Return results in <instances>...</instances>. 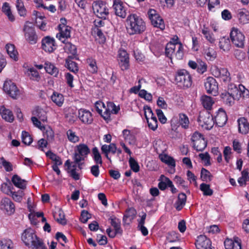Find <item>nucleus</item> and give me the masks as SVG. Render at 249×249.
Wrapping results in <instances>:
<instances>
[{"label": "nucleus", "mask_w": 249, "mask_h": 249, "mask_svg": "<svg viewBox=\"0 0 249 249\" xmlns=\"http://www.w3.org/2000/svg\"><path fill=\"white\" fill-rule=\"evenodd\" d=\"M186 201V196L183 193H180L178 197V200L175 203V207L178 211L181 210L185 205Z\"/></svg>", "instance_id": "nucleus-28"}, {"label": "nucleus", "mask_w": 249, "mask_h": 249, "mask_svg": "<svg viewBox=\"0 0 249 249\" xmlns=\"http://www.w3.org/2000/svg\"><path fill=\"white\" fill-rule=\"evenodd\" d=\"M53 216L56 221L59 224L64 225L67 223V220L65 218V214L61 209H59L57 212L53 213Z\"/></svg>", "instance_id": "nucleus-36"}, {"label": "nucleus", "mask_w": 249, "mask_h": 249, "mask_svg": "<svg viewBox=\"0 0 249 249\" xmlns=\"http://www.w3.org/2000/svg\"><path fill=\"white\" fill-rule=\"evenodd\" d=\"M0 209L7 214L10 215L15 211V206L11 199L5 197L1 199L0 204Z\"/></svg>", "instance_id": "nucleus-17"}, {"label": "nucleus", "mask_w": 249, "mask_h": 249, "mask_svg": "<svg viewBox=\"0 0 249 249\" xmlns=\"http://www.w3.org/2000/svg\"><path fill=\"white\" fill-rule=\"evenodd\" d=\"M33 115L35 116L34 117H36L42 122L47 121V117L46 111L39 107H36L35 108L33 111Z\"/></svg>", "instance_id": "nucleus-31"}, {"label": "nucleus", "mask_w": 249, "mask_h": 249, "mask_svg": "<svg viewBox=\"0 0 249 249\" xmlns=\"http://www.w3.org/2000/svg\"><path fill=\"white\" fill-rule=\"evenodd\" d=\"M237 17L241 23H247L249 22V12L245 9H240L238 11Z\"/></svg>", "instance_id": "nucleus-27"}, {"label": "nucleus", "mask_w": 249, "mask_h": 249, "mask_svg": "<svg viewBox=\"0 0 249 249\" xmlns=\"http://www.w3.org/2000/svg\"><path fill=\"white\" fill-rule=\"evenodd\" d=\"M25 73L32 80H38L40 78L38 72L34 68L28 69Z\"/></svg>", "instance_id": "nucleus-39"}, {"label": "nucleus", "mask_w": 249, "mask_h": 249, "mask_svg": "<svg viewBox=\"0 0 249 249\" xmlns=\"http://www.w3.org/2000/svg\"><path fill=\"white\" fill-rule=\"evenodd\" d=\"M205 87L207 92L216 96L218 93V87L216 80L212 77H209L205 82Z\"/></svg>", "instance_id": "nucleus-15"}, {"label": "nucleus", "mask_w": 249, "mask_h": 249, "mask_svg": "<svg viewBox=\"0 0 249 249\" xmlns=\"http://www.w3.org/2000/svg\"><path fill=\"white\" fill-rule=\"evenodd\" d=\"M51 99L53 102L58 107L62 106L64 101V98L62 94L54 92L51 96Z\"/></svg>", "instance_id": "nucleus-38"}, {"label": "nucleus", "mask_w": 249, "mask_h": 249, "mask_svg": "<svg viewBox=\"0 0 249 249\" xmlns=\"http://www.w3.org/2000/svg\"><path fill=\"white\" fill-rule=\"evenodd\" d=\"M200 189L203 192L204 196H211L213 194V191L210 188V185L204 183H201L200 185Z\"/></svg>", "instance_id": "nucleus-44"}, {"label": "nucleus", "mask_w": 249, "mask_h": 249, "mask_svg": "<svg viewBox=\"0 0 249 249\" xmlns=\"http://www.w3.org/2000/svg\"><path fill=\"white\" fill-rule=\"evenodd\" d=\"M156 112L158 119L160 123L162 124L165 123L167 121V119L163 114L162 111L161 109H156Z\"/></svg>", "instance_id": "nucleus-63"}, {"label": "nucleus", "mask_w": 249, "mask_h": 249, "mask_svg": "<svg viewBox=\"0 0 249 249\" xmlns=\"http://www.w3.org/2000/svg\"><path fill=\"white\" fill-rule=\"evenodd\" d=\"M12 241L10 240L3 239L1 240L0 249H11Z\"/></svg>", "instance_id": "nucleus-59"}, {"label": "nucleus", "mask_w": 249, "mask_h": 249, "mask_svg": "<svg viewBox=\"0 0 249 249\" xmlns=\"http://www.w3.org/2000/svg\"><path fill=\"white\" fill-rule=\"evenodd\" d=\"M78 117L84 124H90L93 121L91 113L86 109L81 108L78 111Z\"/></svg>", "instance_id": "nucleus-21"}, {"label": "nucleus", "mask_w": 249, "mask_h": 249, "mask_svg": "<svg viewBox=\"0 0 249 249\" xmlns=\"http://www.w3.org/2000/svg\"><path fill=\"white\" fill-rule=\"evenodd\" d=\"M41 47L46 52L52 53L56 49L54 39L49 36L44 37L42 39Z\"/></svg>", "instance_id": "nucleus-18"}, {"label": "nucleus", "mask_w": 249, "mask_h": 249, "mask_svg": "<svg viewBox=\"0 0 249 249\" xmlns=\"http://www.w3.org/2000/svg\"><path fill=\"white\" fill-rule=\"evenodd\" d=\"M220 96L223 102L229 106H232L234 104L235 100H236L227 91L222 93Z\"/></svg>", "instance_id": "nucleus-32"}, {"label": "nucleus", "mask_w": 249, "mask_h": 249, "mask_svg": "<svg viewBox=\"0 0 249 249\" xmlns=\"http://www.w3.org/2000/svg\"><path fill=\"white\" fill-rule=\"evenodd\" d=\"M126 31L130 35H139L146 29L143 19L136 14L129 15L126 20Z\"/></svg>", "instance_id": "nucleus-1"}, {"label": "nucleus", "mask_w": 249, "mask_h": 249, "mask_svg": "<svg viewBox=\"0 0 249 249\" xmlns=\"http://www.w3.org/2000/svg\"><path fill=\"white\" fill-rule=\"evenodd\" d=\"M2 12L5 13V15L8 18V19L11 21H13L15 20L14 16L13 15L10 7L9 5V4L7 2H4L2 7Z\"/></svg>", "instance_id": "nucleus-40"}, {"label": "nucleus", "mask_w": 249, "mask_h": 249, "mask_svg": "<svg viewBox=\"0 0 249 249\" xmlns=\"http://www.w3.org/2000/svg\"><path fill=\"white\" fill-rule=\"evenodd\" d=\"M240 91L239 85L238 87H237L233 84H230L228 85L227 92L234 97V98H236V100H239L240 99Z\"/></svg>", "instance_id": "nucleus-30"}, {"label": "nucleus", "mask_w": 249, "mask_h": 249, "mask_svg": "<svg viewBox=\"0 0 249 249\" xmlns=\"http://www.w3.org/2000/svg\"><path fill=\"white\" fill-rule=\"evenodd\" d=\"M12 181L14 185L21 189H24L26 188V181L21 179L17 175H15L13 176L12 178Z\"/></svg>", "instance_id": "nucleus-33"}, {"label": "nucleus", "mask_w": 249, "mask_h": 249, "mask_svg": "<svg viewBox=\"0 0 249 249\" xmlns=\"http://www.w3.org/2000/svg\"><path fill=\"white\" fill-rule=\"evenodd\" d=\"M136 213V211L133 208L127 209L123 217L124 224H129L134 219Z\"/></svg>", "instance_id": "nucleus-25"}, {"label": "nucleus", "mask_w": 249, "mask_h": 249, "mask_svg": "<svg viewBox=\"0 0 249 249\" xmlns=\"http://www.w3.org/2000/svg\"><path fill=\"white\" fill-rule=\"evenodd\" d=\"M29 22L27 21L24 26L23 31L25 39L31 44H36L38 40V37L36 34L35 29L27 25Z\"/></svg>", "instance_id": "nucleus-13"}, {"label": "nucleus", "mask_w": 249, "mask_h": 249, "mask_svg": "<svg viewBox=\"0 0 249 249\" xmlns=\"http://www.w3.org/2000/svg\"><path fill=\"white\" fill-rule=\"evenodd\" d=\"M0 114L2 118L6 121L11 123L14 121V117L12 112L6 108L4 106L0 107Z\"/></svg>", "instance_id": "nucleus-26"}, {"label": "nucleus", "mask_w": 249, "mask_h": 249, "mask_svg": "<svg viewBox=\"0 0 249 249\" xmlns=\"http://www.w3.org/2000/svg\"><path fill=\"white\" fill-rule=\"evenodd\" d=\"M239 90H240V98L241 97L243 98H249V90L246 89L243 85H239Z\"/></svg>", "instance_id": "nucleus-58"}, {"label": "nucleus", "mask_w": 249, "mask_h": 249, "mask_svg": "<svg viewBox=\"0 0 249 249\" xmlns=\"http://www.w3.org/2000/svg\"><path fill=\"white\" fill-rule=\"evenodd\" d=\"M112 146V143L109 145L104 144L101 147L102 152L105 155L106 158L109 161L110 163H111V160L109 157L108 154L110 153V147Z\"/></svg>", "instance_id": "nucleus-53"}, {"label": "nucleus", "mask_w": 249, "mask_h": 249, "mask_svg": "<svg viewBox=\"0 0 249 249\" xmlns=\"http://www.w3.org/2000/svg\"><path fill=\"white\" fill-rule=\"evenodd\" d=\"M148 127L152 130L155 131L158 127V121L157 118L154 116L146 119Z\"/></svg>", "instance_id": "nucleus-50"}, {"label": "nucleus", "mask_w": 249, "mask_h": 249, "mask_svg": "<svg viewBox=\"0 0 249 249\" xmlns=\"http://www.w3.org/2000/svg\"><path fill=\"white\" fill-rule=\"evenodd\" d=\"M212 71L214 76L220 78L223 82H227L230 81V74L227 69L214 66Z\"/></svg>", "instance_id": "nucleus-14"}, {"label": "nucleus", "mask_w": 249, "mask_h": 249, "mask_svg": "<svg viewBox=\"0 0 249 249\" xmlns=\"http://www.w3.org/2000/svg\"><path fill=\"white\" fill-rule=\"evenodd\" d=\"M197 121L202 127L207 130L211 129L214 123L213 115L207 111L201 112Z\"/></svg>", "instance_id": "nucleus-5"}, {"label": "nucleus", "mask_w": 249, "mask_h": 249, "mask_svg": "<svg viewBox=\"0 0 249 249\" xmlns=\"http://www.w3.org/2000/svg\"><path fill=\"white\" fill-rule=\"evenodd\" d=\"M191 141L193 143V147L197 151H202L207 146V142L203 135L196 131L192 136Z\"/></svg>", "instance_id": "nucleus-7"}, {"label": "nucleus", "mask_w": 249, "mask_h": 249, "mask_svg": "<svg viewBox=\"0 0 249 249\" xmlns=\"http://www.w3.org/2000/svg\"><path fill=\"white\" fill-rule=\"evenodd\" d=\"M160 159L162 162L171 166L173 168L175 167V161L171 157H169L167 155H160Z\"/></svg>", "instance_id": "nucleus-43"}, {"label": "nucleus", "mask_w": 249, "mask_h": 249, "mask_svg": "<svg viewBox=\"0 0 249 249\" xmlns=\"http://www.w3.org/2000/svg\"><path fill=\"white\" fill-rule=\"evenodd\" d=\"M87 63L89 65V70L92 73H95L97 71V66L95 60L89 58L87 60Z\"/></svg>", "instance_id": "nucleus-47"}, {"label": "nucleus", "mask_w": 249, "mask_h": 249, "mask_svg": "<svg viewBox=\"0 0 249 249\" xmlns=\"http://www.w3.org/2000/svg\"><path fill=\"white\" fill-rule=\"evenodd\" d=\"M118 61L122 70H125L129 68V56L127 52L124 50H120L118 53Z\"/></svg>", "instance_id": "nucleus-20"}, {"label": "nucleus", "mask_w": 249, "mask_h": 249, "mask_svg": "<svg viewBox=\"0 0 249 249\" xmlns=\"http://www.w3.org/2000/svg\"><path fill=\"white\" fill-rule=\"evenodd\" d=\"M71 29L70 26L63 28L60 26L58 28L59 33L56 35V37L65 43L66 39L71 36Z\"/></svg>", "instance_id": "nucleus-23"}, {"label": "nucleus", "mask_w": 249, "mask_h": 249, "mask_svg": "<svg viewBox=\"0 0 249 249\" xmlns=\"http://www.w3.org/2000/svg\"><path fill=\"white\" fill-rule=\"evenodd\" d=\"M213 176L211 173L207 169L202 168L201 170V178L204 181L207 182L211 181L212 179Z\"/></svg>", "instance_id": "nucleus-45"}, {"label": "nucleus", "mask_w": 249, "mask_h": 249, "mask_svg": "<svg viewBox=\"0 0 249 249\" xmlns=\"http://www.w3.org/2000/svg\"><path fill=\"white\" fill-rule=\"evenodd\" d=\"M78 153H75L73 157L74 161L78 163L89 153L90 150L85 144H80L76 146Z\"/></svg>", "instance_id": "nucleus-12"}, {"label": "nucleus", "mask_w": 249, "mask_h": 249, "mask_svg": "<svg viewBox=\"0 0 249 249\" xmlns=\"http://www.w3.org/2000/svg\"><path fill=\"white\" fill-rule=\"evenodd\" d=\"M22 142L25 144L29 145L32 142V138L29 134L26 131H23L22 133Z\"/></svg>", "instance_id": "nucleus-57"}, {"label": "nucleus", "mask_w": 249, "mask_h": 249, "mask_svg": "<svg viewBox=\"0 0 249 249\" xmlns=\"http://www.w3.org/2000/svg\"><path fill=\"white\" fill-rule=\"evenodd\" d=\"M230 37L233 44L239 48H243L245 43L244 34L237 28L233 27L231 31Z\"/></svg>", "instance_id": "nucleus-8"}, {"label": "nucleus", "mask_w": 249, "mask_h": 249, "mask_svg": "<svg viewBox=\"0 0 249 249\" xmlns=\"http://www.w3.org/2000/svg\"><path fill=\"white\" fill-rule=\"evenodd\" d=\"M234 55L238 60L243 61L246 57V53L243 51L239 49H236L234 51Z\"/></svg>", "instance_id": "nucleus-56"}, {"label": "nucleus", "mask_w": 249, "mask_h": 249, "mask_svg": "<svg viewBox=\"0 0 249 249\" xmlns=\"http://www.w3.org/2000/svg\"><path fill=\"white\" fill-rule=\"evenodd\" d=\"M201 103L204 107L207 110H210L212 108V105L214 103L212 97L207 95H203L201 97Z\"/></svg>", "instance_id": "nucleus-35"}, {"label": "nucleus", "mask_w": 249, "mask_h": 249, "mask_svg": "<svg viewBox=\"0 0 249 249\" xmlns=\"http://www.w3.org/2000/svg\"><path fill=\"white\" fill-rule=\"evenodd\" d=\"M16 7L20 16H24L26 15V11L22 0H17Z\"/></svg>", "instance_id": "nucleus-49"}, {"label": "nucleus", "mask_w": 249, "mask_h": 249, "mask_svg": "<svg viewBox=\"0 0 249 249\" xmlns=\"http://www.w3.org/2000/svg\"><path fill=\"white\" fill-rule=\"evenodd\" d=\"M106 108L112 114H117L120 110V107H116L113 103L111 102L107 103Z\"/></svg>", "instance_id": "nucleus-54"}, {"label": "nucleus", "mask_w": 249, "mask_h": 249, "mask_svg": "<svg viewBox=\"0 0 249 249\" xmlns=\"http://www.w3.org/2000/svg\"><path fill=\"white\" fill-rule=\"evenodd\" d=\"M45 69L48 73L56 77L58 74V69L50 63H45Z\"/></svg>", "instance_id": "nucleus-37"}, {"label": "nucleus", "mask_w": 249, "mask_h": 249, "mask_svg": "<svg viewBox=\"0 0 249 249\" xmlns=\"http://www.w3.org/2000/svg\"><path fill=\"white\" fill-rule=\"evenodd\" d=\"M175 81L179 87L183 89L190 87L192 83L191 76L185 70H181L177 71Z\"/></svg>", "instance_id": "nucleus-3"}, {"label": "nucleus", "mask_w": 249, "mask_h": 249, "mask_svg": "<svg viewBox=\"0 0 249 249\" xmlns=\"http://www.w3.org/2000/svg\"><path fill=\"white\" fill-rule=\"evenodd\" d=\"M202 33L204 35L206 39L210 42L213 43L214 41V38L211 36L207 28L204 27L202 30Z\"/></svg>", "instance_id": "nucleus-61"}, {"label": "nucleus", "mask_w": 249, "mask_h": 249, "mask_svg": "<svg viewBox=\"0 0 249 249\" xmlns=\"http://www.w3.org/2000/svg\"><path fill=\"white\" fill-rule=\"evenodd\" d=\"M207 65L205 63L202 61L199 62L197 65V71L200 73H203L207 70Z\"/></svg>", "instance_id": "nucleus-64"}, {"label": "nucleus", "mask_w": 249, "mask_h": 249, "mask_svg": "<svg viewBox=\"0 0 249 249\" xmlns=\"http://www.w3.org/2000/svg\"><path fill=\"white\" fill-rule=\"evenodd\" d=\"M94 13L100 18L106 19L108 15V9L105 3L101 0L94 1L92 4Z\"/></svg>", "instance_id": "nucleus-6"}, {"label": "nucleus", "mask_w": 249, "mask_h": 249, "mask_svg": "<svg viewBox=\"0 0 249 249\" xmlns=\"http://www.w3.org/2000/svg\"><path fill=\"white\" fill-rule=\"evenodd\" d=\"M93 158L97 164H102L103 162L101 156L96 147H94L92 150Z\"/></svg>", "instance_id": "nucleus-46"}, {"label": "nucleus", "mask_w": 249, "mask_h": 249, "mask_svg": "<svg viewBox=\"0 0 249 249\" xmlns=\"http://www.w3.org/2000/svg\"><path fill=\"white\" fill-rule=\"evenodd\" d=\"M219 46L224 52H228L231 48L230 40L228 37H223L220 39Z\"/></svg>", "instance_id": "nucleus-29"}, {"label": "nucleus", "mask_w": 249, "mask_h": 249, "mask_svg": "<svg viewBox=\"0 0 249 249\" xmlns=\"http://www.w3.org/2000/svg\"><path fill=\"white\" fill-rule=\"evenodd\" d=\"M66 66L71 71L76 73L78 71L77 64L76 62L71 60H66Z\"/></svg>", "instance_id": "nucleus-48"}, {"label": "nucleus", "mask_w": 249, "mask_h": 249, "mask_svg": "<svg viewBox=\"0 0 249 249\" xmlns=\"http://www.w3.org/2000/svg\"><path fill=\"white\" fill-rule=\"evenodd\" d=\"M196 246L197 249H212L210 239L205 235H201L197 237Z\"/></svg>", "instance_id": "nucleus-19"}, {"label": "nucleus", "mask_w": 249, "mask_h": 249, "mask_svg": "<svg viewBox=\"0 0 249 249\" xmlns=\"http://www.w3.org/2000/svg\"><path fill=\"white\" fill-rule=\"evenodd\" d=\"M148 15L152 24L155 27L159 28L163 30L165 28V24L162 18L157 14V11L150 9L148 11Z\"/></svg>", "instance_id": "nucleus-9"}, {"label": "nucleus", "mask_w": 249, "mask_h": 249, "mask_svg": "<svg viewBox=\"0 0 249 249\" xmlns=\"http://www.w3.org/2000/svg\"><path fill=\"white\" fill-rule=\"evenodd\" d=\"M242 177L238 179V182L240 186L246 185V182L249 180V172L247 169H244L242 172Z\"/></svg>", "instance_id": "nucleus-41"}, {"label": "nucleus", "mask_w": 249, "mask_h": 249, "mask_svg": "<svg viewBox=\"0 0 249 249\" xmlns=\"http://www.w3.org/2000/svg\"><path fill=\"white\" fill-rule=\"evenodd\" d=\"M113 8L115 12V14L117 16L124 18L126 17V7L124 6L123 2L121 0H114Z\"/></svg>", "instance_id": "nucleus-16"}, {"label": "nucleus", "mask_w": 249, "mask_h": 249, "mask_svg": "<svg viewBox=\"0 0 249 249\" xmlns=\"http://www.w3.org/2000/svg\"><path fill=\"white\" fill-rule=\"evenodd\" d=\"M174 181L177 184L180 185L183 189H187V185L186 184V182L181 177L176 176L174 178Z\"/></svg>", "instance_id": "nucleus-62"}, {"label": "nucleus", "mask_w": 249, "mask_h": 249, "mask_svg": "<svg viewBox=\"0 0 249 249\" xmlns=\"http://www.w3.org/2000/svg\"><path fill=\"white\" fill-rule=\"evenodd\" d=\"M26 246L33 249H47L42 240L38 238L31 229H26L21 236Z\"/></svg>", "instance_id": "nucleus-2"}, {"label": "nucleus", "mask_w": 249, "mask_h": 249, "mask_svg": "<svg viewBox=\"0 0 249 249\" xmlns=\"http://www.w3.org/2000/svg\"><path fill=\"white\" fill-rule=\"evenodd\" d=\"M65 50L69 51V53L72 54H74L76 53V48L75 46L70 42L66 43Z\"/></svg>", "instance_id": "nucleus-60"}, {"label": "nucleus", "mask_w": 249, "mask_h": 249, "mask_svg": "<svg viewBox=\"0 0 249 249\" xmlns=\"http://www.w3.org/2000/svg\"><path fill=\"white\" fill-rule=\"evenodd\" d=\"M5 48L10 57L15 61L17 60L18 59V53L17 51L15 50L14 45L12 44H7L5 46Z\"/></svg>", "instance_id": "nucleus-34"}, {"label": "nucleus", "mask_w": 249, "mask_h": 249, "mask_svg": "<svg viewBox=\"0 0 249 249\" xmlns=\"http://www.w3.org/2000/svg\"><path fill=\"white\" fill-rule=\"evenodd\" d=\"M3 89L13 99H17L20 95L19 90L18 89L16 85L11 80L5 81Z\"/></svg>", "instance_id": "nucleus-10"}, {"label": "nucleus", "mask_w": 249, "mask_h": 249, "mask_svg": "<svg viewBox=\"0 0 249 249\" xmlns=\"http://www.w3.org/2000/svg\"><path fill=\"white\" fill-rule=\"evenodd\" d=\"M129 166L131 170L134 172H138L140 170V166L138 162L132 157L129 159Z\"/></svg>", "instance_id": "nucleus-52"}, {"label": "nucleus", "mask_w": 249, "mask_h": 249, "mask_svg": "<svg viewBox=\"0 0 249 249\" xmlns=\"http://www.w3.org/2000/svg\"><path fill=\"white\" fill-rule=\"evenodd\" d=\"M109 220H110V224L114 228L115 231H112L111 229L109 228L107 229V233L110 238H114L117 234H122L123 230L121 228V221L120 219L115 216L111 217Z\"/></svg>", "instance_id": "nucleus-11"}, {"label": "nucleus", "mask_w": 249, "mask_h": 249, "mask_svg": "<svg viewBox=\"0 0 249 249\" xmlns=\"http://www.w3.org/2000/svg\"><path fill=\"white\" fill-rule=\"evenodd\" d=\"M214 121L219 126H223L227 121V116L226 112L222 109L219 108L216 115L214 117Z\"/></svg>", "instance_id": "nucleus-22"}, {"label": "nucleus", "mask_w": 249, "mask_h": 249, "mask_svg": "<svg viewBox=\"0 0 249 249\" xmlns=\"http://www.w3.org/2000/svg\"><path fill=\"white\" fill-rule=\"evenodd\" d=\"M166 240L170 243H173L179 240L178 233L175 231L169 232L166 237Z\"/></svg>", "instance_id": "nucleus-55"}, {"label": "nucleus", "mask_w": 249, "mask_h": 249, "mask_svg": "<svg viewBox=\"0 0 249 249\" xmlns=\"http://www.w3.org/2000/svg\"><path fill=\"white\" fill-rule=\"evenodd\" d=\"M238 131L242 134H246L249 131V123L247 119L241 117L237 120Z\"/></svg>", "instance_id": "nucleus-24"}, {"label": "nucleus", "mask_w": 249, "mask_h": 249, "mask_svg": "<svg viewBox=\"0 0 249 249\" xmlns=\"http://www.w3.org/2000/svg\"><path fill=\"white\" fill-rule=\"evenodd\" d=\"M67 135L68 140L71 142L75 143L79 140V137L71 129H69L67 131Z\"/></svg>", "instance_id": "nucleus-51"}, {"label": "nucleus", "mask_w": 249, "mask_h": 249, "mask_svg": "<svg viewBox=\"0 0 249 249\" xmlns=\"http://www.w3.org/2000/svg\"><path fill=\"white\" fill-rule=\"evenodd\" d=\"M179 123L181 126L187 129L189 127V120L186 115L183 113L179 114Z\"/></svg>", "instance_id": "nucleus-42"}, {"label": "nucleus", "mask_w": 249, "mask_h": 249, "mask_svg": "<svg viewBox=\"0 0 249 249\" xmlns=\"http://www.w3.org/2000/svg\"><path fill=\"white\" fill-rule=\"evenodd\" d=\"M177 49L175 53V57L177 59H181L183 56V48L182 44L180 43H168L165 48V54L170 59H172L173 54L175 52V50Z\"/></svg>", "instance_id": "nucleus-4"}]
</instances>
